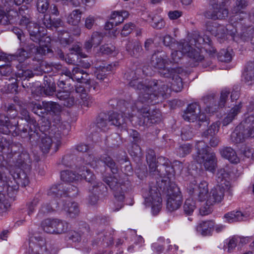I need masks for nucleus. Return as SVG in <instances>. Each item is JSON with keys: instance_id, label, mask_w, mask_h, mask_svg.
<instances>
[{"instance_id": "8", "label": "nucleus", "mask_w": 254, "mask_h": 254, "mask_svg": "<svg viewBox=\"0 0 254 254\" xmlns=\"http://www.w3.org/2000/svg\"><path fill=\"white\" fill-rule=\"evenodd\" d=\"M164 181L166 182L159 183V187L163 190H166L167 209L170 211L176 210L181 206L183 201L180 189L173 181Z\"/></svg>"}, {"instance_id": "31", "label": "nucleus", "mask_w": 254, "mask_h": 254, "mask_svg": "<svg viewBox=\"0 0 254 254\" xmlns=\"http://www.w3.org/2000/svg\"><path fill=\"white\" fill-rule=\"evenodd\" d=\"M8 170L5 166H3L0 168V183L1 184V187L2 188L1 190L0 189V192L6 190L7 191V195L12 197V195H10L9 191L12 190V187L10 186L8 183V178L7 176Z\"/></svg>"}, {"instance_id": "29", "label": "nucleus", "mask_w": 254, "mask_h": 254, "mask_svg": "<svg viewBox=\"0 0 254 254\" xmlns=\"http://www.w3.org/2000/svg\"><path fill=\"white\" fill-rule=\"evenodd\" d=\"M95 125L97 131H105L108 130L110 125L108 115L100 113L96 119Z\"/></svg>"}, {"instance_id": "9", "label": "nucleus", "mask_w": 254, "mask_h": 254, "mask_svg": "<svg viewBox=\"0 0 254 254\" xmlns=\"http://www.w3.org/2000/svg\"><path fill=\"white\" fill-rule=\"evenodd\" d=\"M197 149L195 160L199 164H203L205 169L210 172L215 170L217 159L214 152L209 151V147L203 141H198L196 144Z\"/></svg>"}, {"instance_id": "54", "label": "nucleus", "mask_w": 254, "mask_h": 254, "mask_svg": "<svg viewBox=\"0 0 254 254\" xmlns=\"http://www.w3.org/2000/svg\"><path fill=\"white\" fill-rule=\"evenodd\" d=\"M12 19V16L10 14V12L0 9V24L6 25L10 24Z\"/></svg>"}, {"instance_id": "19", "label": "nucleus", "mask_w": 254, "mask_h": 254, "mask_svg": "<svg viewBox=\"0 0 254 254\" xmlns=\"http://www.w3.org/2000/svg\"><path fill=\"white\" fill-rule=\"evenodd\" d=\"M61 108L59 105L51 101H43L42 104L36 103L34 104L32 108V111L34 113L42 117L49 113H56L59 112Z\"/></svg>"}, {"instance_id": "42", "label": "nucleus", "mask_w": 254, "mask_h": 254, "mask_svg": "<svg viewBox=\"0 0 254 254\" xmlns=\"http://www.w3.org/2000/svg\"><path fill=\"white\" fill-rule=\"evenodd\" d=\"M146 159L149 166V171L152 173L156 172L158 166L157 165L156 155L153 150L149 149L147 150Z\"/></svg>"}, {"instance_id": "20", "label": "nucleus", "mask_w": 254, "mask_h": 254, "mask_svg": "<svg viewBox=\"0 0 254 254\" xmlns=\"http://www.w3.org/2000/svg\"><path fill=\"white\" fill-rule=\"evenodd\" d=\"M64 73L68 77H71L72 80H75L78 82L88 84L93 86V89H95V82L88 79V74L79 67L76 66L73 68L72 72L69 70H66Z\"/></svg>"}, {"instance_id": "26", "label": "nucleus", "mask_w": 254, "mask_h": 254, "mask_svg": "<svg viewBox=\"0 0 254 254\" xmlns=\"http://www.w3.org/2000/svg\"><path fill=\"white\" fill-rule=\"evenodd\" d=\"M167 56L159 52L154 53L151 57L150 64L155 68L159 70L162 67H164L166 64H168V61L166 59Z\"/></svg>"}, {"instance_id": "35", "label": "nucleus", "mask_w": 254, "mask_h": 254, "mask_svg": "<svg viewBox=\"0 0 254 254\" xmlns=\"http://www.w3.org/2000/svg\"><path fill=\"white\" fill-rule=\"evenodd\" d=\"M77 171H78L79 178L81 177L84 179L87 182L91 183V186L93 182H97L95 180V175L86 167L77 165Z\"/></svg>"}, {"instance_id": "18", "label": "nucleus", "mask_w": 254, "mask_h": 254, "mask_svg": "<svg viewBox=\"0 0 254 254\" xmlns=\"http://www.w3.org/2000/svg\"><path fill=\"white\" fill-rule=\"evenodd\" d=\"M254 137V123L250 126H244L241 124L238 126L231 135L232 142L238 143L243 142L249 137Z\"/></svg>"}, {"instance_id": "40", "label": "nucleus", "mask_w": 254, "mask_h": 254, "mask_svg": "<svg viewBox=\"0 0 254 254\" xmlns=\"http://www.w3.org/2000/svg\"><path fill=\"white\" fill-rule=\"evenodd\" d=\"M89 190L100 196H105L108 193L107 187L100 182H93Z\"/></svg>"}, {"instance_id": "48", "label": "nucleus", "mask_w": 254, "mask_h": 254, "mask_svg": "<svg viewBox=\"0 0 254 254\" xmlns=\"http://www.w3.org/2000/svg\"><path fill=\"white\" fill-rule=\"evenodd\" d=\"M195 201L191 198L187 199L183 205L184 213L187 215H191L196 209Z\"/></svg>"}, {"instance_id": "6", "label": "nucleus", "mask_w": 254, "mask_h": 254, "mask_svg": "<svg viewBox=\"0 0 254 254\" xmlns=\"http://www.w3.org/2000/svg\"><path fill=\"white\" fill-rule=\"evenodd\" d=\"M57 97L63 101V105L67 107L76 104L90 107L95 103V99L87 95L84 88L81 85L76 86L75 90L72 91L71 94L65 91H62L58 93Z\"/></svg>"}, {"instance_id": "60", "label": "nucleus", "mask_w": 254, "mask_h": 254, "mask_svg": "<svg viewBox=\"0 0 254 254\" xmlns=\"http://www.w3.org/2000/svg\"><path fill=\"white\" fill-rule=\"evenodd\" d=\"M218 59L222 62L228 63L231 61L232 56L228 51L223 49L218 53Z\"/></svg>"}, {"instance_id": "33", "label": "nucleus", "mask_w": 254, "mask_h": 254, "mask_svg": "<svg viewBox=\"0 0 254 254\" xmlns=\"http://www.w3.org/2000/svg\"><path fill=\"white\" fill-rule=\"evenodd\" d=\"M221 156L232 163H238L239 158L236 151L230 147H225L220 150Z\"/></svg>"}, {"instance_id": "23", "label": "nucleus", "mask_w": 254, "mask_h": 254, "mask_svg": "<svg viewBox=\"0 0 254 254\" xmlns=\"http://www.w3.org/2000/svg\"><path fill=\"white\" fill-rule=\"evenodd\" d=\"M145 202L150 203L153 213L154 215L157 214L161 208L162 198L160 193L151 189L149 196L145 198Z\"/></svg>"}, {"instance_id": "64", "label": "nucleus", "mask_w": 254, "mask_h": 254, "mask_svg": "<svg viewBox=\"0 0 254 254\" xmlns=\"http://www.w3.org/2000/svg\"><path fill=\"white\" fill-rule=\"evenodd\" d=\"M52 19L51 16L48 14H44L41 18H38L39 24L43 25L47 28L52 27Z\"/></svg>"}, {"instance_id": "52", "label": "nucleus", "mask_w": 254, "mask_h": 254, "mask_svg": "<svg viewBox=\"0 0 254 254\" xmlns=\"http://www.w3.org/2000/svg\"><path fill=\"white\" fill-rule=\"evenodd\" d=\"M0 151L9 154L12 152V144L6 138L0 137Z\"/></svg>"}, {"instance_id": "34", "label": "nucleus", "mask_w": 254, "mask_h": 254, "mask_svg": "<svg viewBox=\"0 0 254 254\" xmlns=\"http://www.w3.org/2000/svg\"><path fill=\"white\" fill-rule=\"evenodd\" d=\"M224 218L229 223L245 220L248 216L240 211H232L224 215Z\"/></svg>"}, {"instance_id": "4", "label": "nucleus", "mask_w": 254, "mask_h": 254, "mask_svg": "<svg viewBox=\"0 0 254 254\" xmlns=\"http://www.w3.org/2000/svg\"><path fill=\"white\" fill-rule=\"evenodd\" d=\"M228 189L218 184L209 192L207 182L203 181L197 185L195 180L191 182L188 188L190 195L197 196L200 201H206L209 206L220 202L224 198L225 190Z\"/></svg>"}, {"instance_id": "49", "label": "nucleus", "mask_w": 254, "mask_h": 254, "mask_svg": "<svg viewBox=\"0 0 254 254\" xmlns=\"http://www.w3.org/2000/svg\"><path fill=\"white\" fill-rule=\"evenodd\" d=\"M235 4L232 9V12L233 13L245 14V13L242 11V9L245 8L248 5V0H234Z\"/></svg>"}, {"instance_id": "61", "label": "nucleus", "mask_w": 254, "mask_h": 254, "mask_svg": "<svg viewBox=\"0 0 254 254\" xmlns=\"http://www.w3.org/2000/svg\"><path fill=\"white\" fill-rule=\"evenodd\" d=\"M70 127L68 123H62L61 124L59 125L58 128V130L56 131L54 133L60 132L62 138L63 136H66V135H67L70 130Z\"/></svg>"}, {"instance_id": "50", "label": "nucleus", "mask_w": 254, "mask_h": 254, "mask_svg": "<svg viewBox=\"0 0 254 254\" xmlns=\"http://www.w3.org/2000/svg\"><path fill=\"white\" fill-rule=\"evenodd\" d=\"M41 194L40 193L36 194L32 200L27 203L26 206L27 208V214L30 216L35 211V207L39 203L41 199Z\"/></svg>"}, {"instance_id": "16", "label": "nucleus", "mask_w": 254, "mask_h": 254, "mask_svg": "<svg viewBox=\"0 0 254 254\" xmlns=\"http://www.w3.org/2000/svg\"><path fill=\"white\" fill-rule=\"evenodd\" d=\"M5 110L6 111V116L0 114V132L7 134L15 128V125L9 122V119L16 117L18 111L16 106L12 104L5 106Z\"/></svg>"}, {"instance_id": "51", "label": "nucleus", "mask_w": 254, "mask_h": 254, "mask_svg": "<svg viewBox=\"0 0 254 254\" xmlns=\"http://www.w3.org/2000/svg\"><path fill=\"white\" fill-rule=\"evenodd\" d=\"M219 129V124L216 122L213 123L208 128L202 133V136L209 138L210 136H215L218 132Z\"/></svg>"}, {"instance_id": "53", "label": "nucleus", "mask_w": 254, "mask_h": 254, "mask_svg": "<svg viewBox=\"0 0 254 254\" xmlns=\"http://www.w3.org/2000/svg\"><path fill=\"white\" fill-rule=\"evenodd\" d=\"M192 146L190 143H185L179 146L177 149V155L181 157H184L189 154L192 151Z\"/></svg>"}, {"instance_id": "37", "label": "nucleus", "mask_w": 254, "mask_h": 254, "mask_svg": "<svg viewBox=\"0 0 254 254\" xmlns=\"http://www.w3.org/2000/svg\"><path fill=\"white\" fill-rule=\"evenodd\" d=\"M44 39V41L43 39H42L41 41L38 42L40 43V46L36 48V54L46 55L52 52V50L49 45V44L50 43V38L49 37H45Z\"/></svg>"}, {"instance_id": "62", "label": "nucleus", "mask_w": 254, "mask_h": 254, "mask_svg": "<svg viewBox=\"0 0 254 254\" xmlns=\"http://www.w3.org/2000/svg\"><path fill=\"white\" fill-rule=\"evenodd\" d=\"M10 205L5 195L0 192V213L6 211Z\"/></svg>"}, {"instance_id": "38", "label": "nucleus", "mask_w": 254, "mask_h": 254, "mask_svg": "<svg viewBox=\"0 0 254 254\" xmlns=\"http://www.w3.org/2000/svg\"><path fill=\"white\" fill-rule=\"evenodd\" d=\"M31 162L32 159L29 153L23 152L18 155L16 165L20 168L26 169H29Z\"/></svg>"}, {"instance_id": "28", "label": "nucleus", "mask_w": 254, "mask_h": 254, "mask_svg": "<svg viewBox=\"0 0 254 254\" xmlns=\"http://www.w3.org/2000/svg\"><path fill=\"white\" fill-rule=\"evenodd\" d=\"M126 50L130 56L138 57L142 49L141 45L138 42L128 40L126 45Z\"/></svg>"}, {"instance_id": "41", "label": "nucleus", "mask_w": 254, "mask_h": 254, "mask_svg": "<svg viewBox=\"0 0 254 254\" xmlns=\"http://www.w3.org/2000/svg\"><path fill=\"white\" fill-rule=\"evenodd\" d=\"M242 107V103L240 102L238 105L235 106L230 110L227 116L224 118L222 121V124L224 126H227L231 123L237 115L240 113Z\"/></svg>"}, {"instance_id": "57", "label": "nucleus", "mask_w": 254, "mask_h": 254, "mask_svg": "<svg viewBox=\"0 0 254 254\" xmlns=\"http://www.w3.org/2000/svg\"><path fill=\"white\" fill-rule=\"evenodd\" d=\"M49 6L50 2L49 0H37V9L41 13H45L49 9Z\"/></svg>"}, {"instance_id": "58", "label": "nucleus", "mask_w": 254, "mask_h": 254, "mask_svg": "<svg viewBox=\"0 0 254 254\" xmlns=\"http://www.w3.org/2000/svg\"><path fill=\"white\" fill-rule=\"evenodd\" d=\"M151 19L152 21L151 25L154 28L161 29L164 27L165 22L163 19L159 15H154L152 17Z\"/></svg>"}, {"instance_id": "11", "label": "nucleus", "mask_w": 254, "mask_h": 254, "mask_svg": "<svg viewBox=\"0 0 254 254\" xmlns=\"http://www.w3.org/2000/svg\"><path fill=\"white\" fill-rule=\"evenodd\" d=\"M141 72L142 70L140 68H137L135 70L129 69L125 73L124 78L129 81L130 86L139 90L138 100L144 102L140 99V94L152 93V88L148 87V82L151 80H145V83H143V81L139 77Z\"/></svg>"}, {"instance_id": "5", "label": "nucleus", "mask_w": 254, "mask_h": 254, "mask_svg": "<svg viewBox=\"0 0 254 254\" xmlns=\"http://www.w3.org/2000/svg\"><path fill=\"white\" fill-rule=\"evenodd\" d=\"M228 189L218 184L209 192L207 182L203 181L197 185L195 180L191 182L188 188L190 195L197 196L200 201H206L209 206L220 202L224 198L225 190Z\"/></svg>"}, {"instance_id": "22", "label": "nucleus", "mask_w": 254, "mask_h": 254, "mask_svg": "<svg viewBox=\"0 0 254 254\" xmlns=\"http://www.w3.org/2000/svg\"><path fill=\"white\" fill-rule=\"evenodd\" d=\"M27 29L29 31L30 39L33 41L38 43L45 38V28L40 26L39 24L36 23L31 22L27 25Z\"/></svg>"}, {"instance_id": "24", "label": "nucleus", "mask_w": 254, "mask_h": 254, "mask_svg": "<svg viewBox=\"0 0 254 254\" xmlns=\"http://www.w3.org/2000/svg\"><path fill=\"white\" fill-rule=\"evenodd\" d=\"M231 171L228 166L220 169L217 173L216 181L219 185L224 186L226 189H229L230 182L229 181Z\"/></svg>"}, {"instance_id": "2", "label": "nucleus", "mask_w": 254, "mask_h": 254, "mask_svg": "<svg viewBox=\"0 0 254 254\" xmlns=\"http://www.w3.org/2000/svg\"><path fill=\"white\" fill-rule=\"evenodd\" d=\"M180 74L176 73L171 78V86L166 85L161 81L152 80L148 82V87L152 88V93H147L145 94H140V99L143 101L152 103L156 102L157 99L162 100L167 98L171 90L176 92L181 91L183 85Z\"/></svg>"}, {"instance_id": "17", "label": "nucleus", "mask_w": 254, "mask_h": 254, "mask_svg": "<svg viewBox=\"0 0 254 254\" xmlns=\"http://www.w3.org/2000/svg\"><path fill=\"white\" fill-rule=\"evenodd\" d=\"M61 135L60 132L54 133L51 132L50 135L43 134L41 136L40 141L38 143L39 147L43 153H49V151L54 145L56 151L61 143Z\"/></svg>"}, {"instance_id": "63", "label": "nucleus", "mask_w": 254, "mask_h": 254, "mask_svg": "<svg viewBox=\"0 0 254 254\" xmlns=\"http://www.w3.org/2000/svg\"><path fill=\"white\" fill-rule=\"evenodd\" d=\"M219 23L216 22L208 21L206 23V28L207 31L209 32L212 35L215 36L216 35H221L217 33V27Z\"/></svg>"}, {"instance_id": "13", "label": "nucleus", "mask_w": 254, "mask_h": 254, "mask_svg": "<svg viewBox=\"0 0 254 254\" xmlns=\"http://www.w3.org/2000/svg\"><path fill=\"white\" fill-rule=\"evenodd\" d=\"M227 0H210L209 9L203 13V16L210 19H223L227 17L228 9L226 7Z\"/></svg>"}, {"instance_id": "47", "label": "nucleus", "mask_w": 254, "mask_h": 254, "mask_svg": "<svg viewBox=\"0 0 254 254\" xmlns=\"http://www.w3.org/2000/svg\"><path fill=\"white\" fill-rule=\"evenodd\" d=\"M56 222L55 219H47L41 224L43 230L47 233H55Z\"/></svg>"}, {"instance_id": "27", "label": "nucleus", "mask_w": 254, "mask_h": 254, "mask_svg": "<svg viewBox=\"0 0 254 254\" xmlns=\"http://www.w3.org/2000/svg\"><path fill=\"white\" fill-rule=\"evenodd\" d=\"M64 184H58L53 185L48 190L47 194L48 196L54 198L57 200L61 197H65L64 189Z\"/></svg>"}, {"instance_id": "44", "label": "nucleus", "mask_w": 254, "mask_h": 254, "mask_svg": "<svg viewBox=\"0 0 254 254\" xmlns=\"http://www.w3.org/2000/svg\"><path fill=\"white\" fill-rule=\"evenodd\" d=\"M64 210L67 212L70 217H75L80 212L78 205L75 202H68L64 206Z\"/></svg>"}, {"instance_id": "1", "label": "nucleus", "mask_w": 254, "mask_h": 254, "mask_svg": "<svg viewBox=\"0 0 254 254\" xmlns=\"http://www.w3.org/2000/svg\"><path fill=\"white\" fill-rule=\"evenodd\" d=\"M208 42H205L204 38L200 36L198 32L195 31L192 34L191 38L189 43L194 45L197 49H193L187 41L181 42L176 44L177 50L171 53L168 63L170 64H179L182 61L184 55L187 54L193 63V66H196L197 63L201 61L204 57L200 54V48H203L206 53L213 56L216 52L214 47L211 45L210 40L207 38Z\"/></svg>"}, {"instance_id": "45", "label": "nucleus", "mask_w": 254, "mask_h": 254, "mask_svg": "<svg viewBox=\"0 0 254 254\" xmlns=\"http://www.w3.org/2000/svg\"><path fill=\"white\" fill-rule=\"evenodd\" d=\"M82 14V11L79 9L73 10L67 16V22L71 25H78L80 22Z\"/></svg>"}, {"instance_id": "15", "label": "nucleus", "mask_w": 254, "mask_h": 254, "mask_svg": "<svg viewBox=\"0 0 254 254\" xmlns=\"http://www.w3.org/2000/svg\"><path fill=\"white\" fill-rule=\"evenodd\" d=\"M104 181L113 190L115 198L119 202L118 207L114 209L115 211H118L124 206L125 193L127 191V187L125 184L119 183L115 176L105 178Z\"/></svg>"}, {"instance_id": "14", "label": "nucleus", "mask_w": 254, "mask_h": 254, "mask_svg": "<svg viewBox=\"0 0 254 254\" xmlns=\"http://www.w3.org/2000/svg\"><path fill=\"white\" fill-rule=\"evenodd\" d=\"M20 114L21 115V119L24 120L27 123L26 127H21L17 124V126H15V128L13 130L16 131V129L18 131H22L23 133H28L29 139L31 142L36 141L39 137L38 132V124L36 120L30 117L29 112L25 109H21L20 110Z\"/></svg>"}, {"instance_id": "39", "label": "nucleus", "mask_w": 254, "mask_h": 254, "mask_svg": "<svg viewBox=\"0 0 254 254\" xmlns=\"http://www.w3.org/2000/svg\"><path fill=\"white\" fill-rule=\"evenodd\" d=\"M44 80V85L43 86L44 93L46 95H52L56 91V85L53 77L45 76Z\"/></svg>"}, {"instance_id": "36", "label": "nucleus", "mask_w": 254, "mask_h": 254, "mask_svg": "<svg viewBox=\"0 0 254 254\" xmlns=\"http://www.w3.org/2000/svg\"><path fill=\"white\" fill-rule=\"evenodd\" d=\"M244 81L250 85L254 83V62L247 63L243 73Z\"/></svg>"}, {"instance_id": "25", "label": "nucleus", "mask_w": 254, "mask_h": 254, "mask_svg": "<svg viewBox=\"0 0 254 254\" xmlns=\"http://www.w3.org/2000/svg\"><path fill=\"white\" fill-rule=\"evenodd\" d=\"M36 242H30L28 252L29 254H40L46 251V241L42 237L35 238Z\"/></svg>"}, {"instance_id": "10", "label": "nucleus", "mask_w": 254, "mask_h": 254, "mask_svg": "<svg viewBox=\"0 0 254 254\" xmlns=\"http://www.w3.org/2000/svg\"><path fill=\"white\" fill-rule=\"evenodd\" d=\"M118 108L120 113L113 112L108 115L110 125L116 127H121L126 124V118L133 117V113L134 111V105L133 101L129 102L125 100H121L118 103Z\"/></svg>"}, {"instance_id": "56", "label": "nucleus", "mask_w": 254, "mask_h": 254, "mask_svg": "<svg viewBox=\"0 0 254 254\" xmlns=\"http://www.w3.org/2000/svg\"><path fill=\"white\" fill-rule=\"evenodd\" d=\"M254 34V29L253 27L249 26L245 28L240 34L241 39L244 42L248 41L250 39L253 41L252 37Z\"/></svg>"}, {"instance_id": "12", "label": "nucleus", "mask_w": 254, "mask_h": 254, "mask_svg": "<svg viewBox=\"0 0 254 254\" xmlns=\"http://www.w3.org/2000/svg\"><path fill=\"white\" fill-rule=\"evenodd\" d=\"M157 164L160 165L162 168H160L159 171L156 169V171L160 173V175H164L163 178L161 179V182H165L164 180H172L174 179L175 174L178 172L180 173L183 169V164L180 161H176L173 166H171L170 162L168 159L160 156L156 161Z\"/></svg>"}, {"instance_id": "43", "label": "nucleus", "mask_w": 254, "mask_h": 254, "mask_svg": "<svg viewBox=\"0 0 254 254\" xmlns=\"http://www.w3.org/2000/svg\"><path fill=\"white\" fill-rule=\"evenodd\" d=\"M183 71V69L180 67L167 68L166 66L158 70V72L161 76L168 78H171L176 73L181 74Z\"/></svg>"}, {"instance_id": "59", "label": "nucleus", "mask_w": 254, "mask_h": 254, "mask_svg": "<svg viewBox=\"0 0 254 254\" xmlns=\"http://www.w3.org/2000/svg\"><path fill=\"white\" fill-rule=\"evenodd\" d=\"M64 187H65L64 189V192L66 193V194H65V197L68 196L72 197L77 195L78 189L76 187L71 185H64Z\"/></svg>"}, {"instance_id": "7", "label": "nucleus", "mask_w": 254, "mask_h": 254, "mask_svg": "<svg viewBox=\"0 0 254 254\" xmlns=\"http://www.w3.org/2000/svg\"><path fill=\"white\" fill-rule=\"evenodd\" d=\"M160 99H157L156 102L153 101L152 103L142 102L140 100L134 102V110H136L139 113L138 124L140 126H150L152 124L159 123L162 120V115L159 109H153L151 110L148 106L144 104H155Z\"/></svg>"}, {"instance_id": "32", "label": "nucleus", "mask_w": 254, "mask_h": 254, "mask_svg": "<svg viewBox=\"0 0 254 254\" xmlns=\"http://www.w3.org/2000/svg\"><path fill=\"white\" fill-rule=\"evenodd\" d=\"M202 100L204 103L206 105L205 110L207 113L211 114L216 112L219 108H221L218 104H216V102L213 96H206L204 97Z\"/></svg>"}, {"instance_id": "3", "label": "nucleus", "mask_w": 254, "mask_h": 254, "mask_svg": "<svg viewBox=\"0 0 254 254\" xmlns=\"http://www.w3.org/2000/svg\"><path fill=\"white\" fill-rule=\"evenodd\" d=\"M228 189L218 184L209 192L207 182L203 181L197 185L195 180L191 182L188 188L190 195L197 196L200 201H206L209 206L220 202L224 198L225 190Z\"/></svg>"}, {"instance_id": "30", "label": "nucleus", "mask_w": 254, "mask_h": 254, "mask_svg": "<svg viewBox=\"0 0 254 254\" xmlns=\"http://www.w3.org/2000/svg\"><path fill=\"white\" fill-rule=\"evenodd\" d=\"M214 227V222L213 221H202L198 223L196 230L202 236H207L211 234Z\"/></svg>"}, {"instance_id": "46", "label": "nucleus", "mask_w": 254, "mask_h": 254, "mask_svg": "<svg viewBox=\"0 0 254 254\" xmlns=\"http://www.w3.org/2000/svg\"><path fill=\"white\" fill-rule=\"evenodd\" d=\"M61 178L63 182L72 183L78 180L79 176L72 171L65 170L61 172Z\"/></svg>"}, {"instance_id": "21", "label": "nucleus", "mask_w": 254, "mask_h": 254, "mask_svg": "<svg viewBox=\"0 0 254 254\" xmlns=\"http://www.w3.org/2000/svg\"><path fill=\"white\" fill-rule=\"evenodd\" d=\"M88 157L90 159L86 160L88 163H90L91 166L93 168H97L100 163L103 162L105 165L107 166L114 174H116L118 172V168L114 161L110 157L105 155L103 156L102 158L97 157H92V156L89 155Z\"/></svg>"}, {"instance_id": "55", "label": "nucleus", "mask_w": 254, "mask_h": 254, "mask_svg": "<svg viewBox=\"0 0 254 254\" xmlns=\"http://www.w3.org/2000/svg\"><path fill=\"white\" fill-rule=\"evenodd\" d=\"M56 222L55 234H62L66 232L68 228V225L65 221L55 219Z\"/></svg>"}]
</instances>
